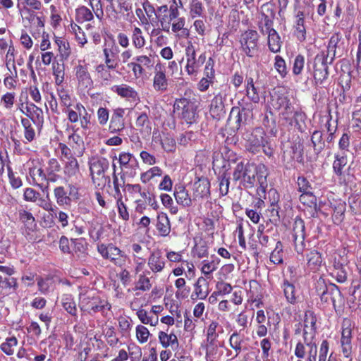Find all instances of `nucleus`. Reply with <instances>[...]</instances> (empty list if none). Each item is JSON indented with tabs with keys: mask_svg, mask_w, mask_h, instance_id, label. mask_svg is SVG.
Instances as JSON below:
<instances>
[{
	"mask_svg": "<svg viewBox=\"0 0 361 361\" xmlns=\"http://www.w3.org/2000/svg\"><path fill=\"white\" fill-rule=\"evenodd\" d=\"M140 322L144 324H150L155 326L159 322L158 316H149L147 312L144 309L139 310L136 313Z\"/></svg>",
	"mask_w": 361,
	"mask_h": 361,
	"instance_id": "52",
	"label": "nucleus"
},
{
	"mask_svg": "<svg viewBox=\"0 0 361 361\" xmlns=\"http://www.w3.org/2000/svg\"><path fill=\"white\" fill-rule=\"evenodd\" d=\"M226 99L225 91H219L214 94L210 104L209 112L211 116L215 119H220L224 116V101Z\"/></svg>",
	"mask_w": 361,
	"mask_h": 361,
	"instance_id": "18",
	"label": "nucleus"
},
{
	"mask_svg": "<svg viewBox=\"0 0 361 361\" xmlns=\"http://www.w3.org/2000/svg\"><path fill=\"white\" fill-rule=\"evenodd\" d=\"M112 90L118 96L126 99L129 102H136L140 101L137 92L127 84H121L120 85H114Z\"/></svg>",
	"mask_w": 361,
	"mask_h": 361,
	"instance_id": "23",
	"label": "nucleus"
},
{
	"mask_svg": "<svg viewBox=\"0 0 361 361\" xmlns=\"http://www.w3.org/2000/svg\"><path fill=\"white\" fill-rule=\"evenodd\" d=\"M305 236V226L304 221L297 216L293 227V237Z\"/></svg>",
	"mask_w": 361,
	"mask_h": 361,
	"instance_id": "60",
	"label": "nucleus"
},
{
	"mask_svg": "<svg viewBox=\"0 0 361 361\" xmlns=\"http://www.w3.org/2000/svg\"><path fill=\"white\" fill-rule=\"evenodd\" d=\"M113 159H118L121 171L131 176H135L139 168L137 158L130 152H122L119 154L118 158L114 156Z\"/></svg>",
	"mask_w": 361,
	"mask_h": 361,
	"instance_id": "13",
	"label": "nucleus"
},
{
	"mask_svg": "<svg viewBox=\"0 0 361 361\" xmlns=\"http://www.w3.org/2000/svg\"><path fill=\"white\" fill-rule=\"evenodd\" d=\"M53 74L55 78L56 85L60 86L64 80V65L59 63L53 64Z\"/></svg>",
	"mask_w": 361,
	"mask_h": 361,
	"instance_id": "61",
	"label": "nucleus"
},
{
	"mask_svg": "<svg viewBox=\"0 0 361 361\" xmlns=\"http://www.w3.org/2000/svg\"><path fill=\"white\" fill-rule=\"evenodd\" d=\"M327 56L324 52L317 54L314 63V79L316 85H323L329 76Z\"/></svg>",
	"mask_w": 361,
	"mask_h": 361,
	"instance_id": "10",
	"label": "nucleus"
},
{
	"mask_svg": "<svg viewBox=\"0 0 361 361\" xmlns=\"http://www.w3.org/2000/svg\"><path fill=\"white\" fill-rule=\"evenodd\" d=\"M57 93L63 106L68 108L72 105V99L68 90L60 85L57 89Z\"/></svg>",
	"mask_w": 361,
	"mask_h": 361,
	"instance_id": "62",
	"label": "nucleus"
},
{
	"mask_svg": "<svg viewBox=\"0 0 361 361\" xmlns=\"http://www.w3.org/2000/svg\"><path fill=\"white\" fill-rule=\"evenodd\" d=\"M283 287L284 295L288 302L292 304L295 303L296 301V298L295 296V286L288 281H285Z\"/></svg>",
	"mask_w": 361,
	"mask_h": 361,
	"instance_id": "63",
	"label": "nucleus"
},
{
	"mask_svg": "<svg viewBox=\"0 0 361 361\" xmlns=\"http://www.w3.org/2000/svg\"><path fill=\"white\" fill-rule=\"evenodd\" d=\"M295 28L296 36L299 41L304 42L306 39V29L305 27V15L302 11H299L296 16Z\"/></svg>",
	"mask_w": 361,
	"mask_h": 361,
	"instance_id": "40",
	"label": "nucleus"
},
{
	"mask_svg": "<svg viewBox=\"0 0 361 361\" xmlns=\"http://www.w3.org/2000/svg\"><path fill=\"white\" fill-rule=\"evenodd\" d=\"M311 142L314 152L319 154L326 147V142L323 139V133L320 130H314L311 135Z\"/></svg>",
	"mask_w": 361,
	"mask_h": 361,
	"instance_id": "41",
	"label": "nucleus"
},
{
	"mask_svg": "<svg viewBox=\"0 0 361 361\" xmlns=\"http://www.w3.org/2000/svg\"><path fill=\"white\" fill-rule=\"evenodd\" d=\"M75 76L79 84L85 87L92 85V80L86 65L78 64L75 68Z\"/></svg>",
	"mask_w": 361,
	"mask_h": 361,
	"instance_id": "30",
	"label": "nucleus"
},
{
	"mask_svg": "<svg viewBox=\"0 0 361 361\" xmlns=\"http://www.w3.org/2000/svg\"><path fill=\"white\" fill-rule=\"evenodd\" d=\"M156 228L161 236L166 237L171 232V224L166 214L161 213L157 216Z\"/></svg>",
	"mask_w": 361,
	"mask_h": 361,
	"instance_id": "38",
	"label": "nucleus"
},
{
	"mask_svg": "<svg viewBox=\"0 0 361 361\" xmlns=\"http://www.w3.org/2000/svg\"><path fill=\"white\" fill-rule=\"evenodd\" d=\"M131 40L133 46L136 49H142L146 44V40L143 35L142 30L138 27H135L132 30Z\"/></svg>",
	"mask_w": 361,
	"mask_h": 361,
	"instance_id": "45",
	"label": "nucleus"
},
{
	"mask_svg": "<svg viewBox=\"0 0 361 361\" xmlns=\"http://www.w3.org/2000/svg\"><path fill=\"white\" fill-rule=\"evenodd\" d=\"M69 193L63 186L56 187L54 190V195L56 199V203L61 207L70 206L71 204V196H75L78 193L77 188L75 185L70 184Z\"/></svg>",
	"mask_w": 361,
	"mask_h": 361,
	"instance_id": "16",
	"label": "nucleus"
},
{
	"mask_svg": "<svg viewBox=\"0 0 361 361\" xmlns=\"http://www.w3.org/2000/svg\"><path fill=\"white\" fill-rule=\"evenodd\" d=\"M135 125L141 133L149 135L151 133V123L146 113L140 114L136 121Z\"/></svg>",
	"mask_w": 361,
	"mask_h": 361,
	"instance_id": "42",
	"label": "nucleus"
},
{
	"mask_svg": "<svg viewBox=\"0 0 361 361\" xmlns=\"http://www.w3.org/2000/svg\"><path fill=\"white\" fill-rule=\"evenodd\" d=\"M21 124L24 129V137L25 141L24 143L31 142L35 139V130L32 127L30 121L26 118H21Z\"/></svg>",
	"mask_w": 361,
	"mask_h": 361,
	"instance_id": "44",
	"label": "nucleus"
},
{
	"mask_svg": "<svg viewBox=\"0 0 361 361\" xmlns=\"http://www.w3.org/2000/svg\"><path fill=\"white\" fill-rule=\"evenodd\" d=\"M174 197L177 203L183 207H190L192 204V199L183 185L175 186Z\"/></svg>",
	"mask_w": 361,
	"mask_h": 361,
	"instance_id": "37",
	"label": "nucleus"
},
{
	"mask_svg": "<svg viewBox=\"0 0 361 361\" xmlns=\"http://www.w3.org/2000/svg\"><path fill=\"white\" fill-rule=\"evenodd\" d=\"M333 162V171L340 180L343 179V169L348 163L347 156L345 152H338L334 155Z\"/></svg>",
	"mask_w": 361,
	"mask_h": 361,
	"instance_id": "33",
	"label": "nucleus"
},
{
	"mask_svg": "<svg viewBox=\"0 0 361 361\" xmlns=\"http://www.w3.org/2000/svg\"><path fill=\"white\" fill-rule=\"evenodd\" d=\"M317 319L314 312L307 310L303 319V340L305 344L313 343L312 340L317 334Z\"/></svg>",
	"mask_w": 361,
	"mask_h": 361,
	"instance_id": "11",
	"label": "nucleus"
},
{
	"mask_svg": "<svg viewBox=\"0 0 361 361\" xmlns=\"http://www.w3.org/2000/svg\"><path fill=\"white\" fill-rule=\"evenodd\" d=\"M219 262L220 259L215 255L212 256L211 260L202 261L201 271L207 279H210L211 274L218 269Z\"/></svg>",
	"mask_w": 361,
	"mask_h": 361,
	"instance_id": "39",
	"label": "nucleus"
},
{
	"mask_svg": "<svg viewBox=\"0 0 361 361\" xmlns=\"http://www.w3.org/2000/svg\"><path fill=\"white\" fill-rule=\"evenodd\" d=\"M246 96L253 103L257 104L260 100L259 88L256 85L252 77H247L245 79Z\"/></svg>",
	"mask_w": 361,
	"mask_h": 361,
	"instance_id": "34",
	"label": "nucleus"
},
{
	"mask_svg": "<svg viewBox=\"0 0 361 361\" xmlns=\"http://www.w3.org/2000/svg\"><path fill=\"white\" fill-rule=\"evenodd\" d=\"M16 93L13 91L6 92L1 99L0 103L6 110H11L16 102Z\"/></svg>",
	"mask_w": 361,
	"mask_h": 361,
	"instance_id": "51",
	"label": "nucleus"
},
{
	"mask_svg": "<svg viewBox=\"0 0 361 361\" xmlns=\"http://www.w3.org/2000/svg\"><path fill=\"white\" fill-rule=\"evenodd\" d=\"M258 41L259 35L253 30H248L240 35V47L248 57H254L257 52Z\"/></svg>",
	"mask_w": 361,
	"mask_h": 361,
	"instance_id": "7",
	"label": "nucleus"
},
{
	"mask_svg": "<svg viewBox=\"0 0 361 361\" xmlns=\"http://www.w3.org/2000/svg\"><path fill=\"white\" fill-rule=\"evenodd\" d=\"M267 173L266 172V166L264 164L258 166L247 162V168L245 169L240 183L247 188H253L258 184L257 194L262 196L266 192L267 188Z\"/></svg>",
	"mask_w": 361,
	"mask_h": 361,
	"instance_id": "1",
	"label": "nucleus"
},
{
	"mask_svg": "<svg viewBox=\"0 0 361 361\" xmlns=\"http://www.w3.org/2000/svg\"><path fill=\"white\" fill-rule=\"evenodd\" d=\"M63 307L71 315L76 316L77 309L75 302L71 295H65L62 298Z\"/></svg>",
	"mask_w": 361,
	"mask_h": 361,
	"instance_id": "59",
	"label": "nucleus"
},
{
	"mask_svg": "<svg viewBox=\"0 0 361 361\" xmlns=\"http://www.w3.org/2000/svg\"><path fill=\"white\" fill-rule=\"evenodd\" d=\"M204 343L207 361H216L221 355L220 348L224 346V341L219 338H206Z\"/></svg>",
	"mask_w": 361,
	"mask_h": 361,
	"instance_id": "17",
	"label": "nucleus"
},
{
	"mask_svg": "<svg viewBox=\"0 0 361 361\" xmlns=\"http://www.w3.org/2000/svg\"><path fill=\"white\" fill-rule=\"evenodd\" d=\"M283 245L281 241H277L275 248L270 255V261L274 264H280L283 263Z\"/></svg>",
	"mask_w": 361,
	"mask_h": 361,
	"instance_id": "49",
	"label": "nucleus"
},
{
	"mask_svg": "<svg viewBox=\"0 0 361 361\" xmlns=\"http://www.w3.org/2000/svg\"><path fill=\"white\" fill-rule=\"evenodd\" d=\"M248 338L241 336L237 331H234L229 338V345L234 350L235 355V357H238L242 351L248 350V345L247 341Z\"/></svg>",
	"mask_w": 361,
	"mask_h": 361,
	"instance_id": "25",
	"label": "nucleus"
},
{
	"mask_svg": "<svg viewBox=\"0 0 361 361\" xmlns=\"http://www.w3.org/2000/svg\"><path fill=\"white\" fill-rule=\"evenodd\" d=\"M19 219L29 230H33L36 226L35 219L32 214L28 211L20 209L19 211Z\"/></svg>",
	"mask_w": 361,
	"mask_h": 361,
	"instance_id": "46",
	"label": "nucleus"
},
{
	"mask_svg": "<svg viewBox=\"0 0 361 361\" xmlns=\"http://www.w3.org/2000/svg\"><path fill=\"white\" fill-rule=\"evenodd\" d=\"M105 58V63L111 70L115 69L118 66L116 58L118 54V47L114 44L106 46L103 49Z\"/></svg>",
	"mask_w": 361,
	"mask_h": 361,
	"instance_id": "29",
	"label": "nucleus"
},
{
	"mask_svg": "<svg viewBox=\"0 0 361 361\" xmlns=\"http://www.w3.org/2000/svg\"><path fill=\"white\" fill-rule=\"evenodd\" d=\"M109 69L110 68L106 64H99L95 68V72L97 77L101 79L106 85H107L112 78L111 74L109 71Z\"/></svg>",
	"mask_w": 361,
	"mask_h": 361,
	"instance_id": "50",
	"label": "nucleus"
},
{
	"mask_svg": "<svg viewBox=\"0 0 361 361\" xmlns=\"http://www.w3.org/2000/svg\"><path fill=\"white\" fill-rule=\"evenodd\" d=\"M159 341L161 346L164 348L171 347L172 349H177L178 347V340L176 335L173 333L168 334L163 331L159 332Z\"/></svg>",
	"mask_w": 361,
	"mask_h": 361,
	"instance_id": "35",
	"label": "nucleus"
},
{
	"mask_svg": "<svg viewBox=\"0 0 361 361\" xmlns=\"http://www.w3.org/2000/svg\"><path fill=\"white\" fill-rule=\"evenodd\" d=\"M94 12L85 6H80L75 10V19L78 23L91 21L94 18Z\"/></svg>",
	"mask_w": 361,
	"mask_h": 361,
	"instance_id": "43",
	"label": "nucleus"
},
{
	"mask_svg": "<svg viewBox=\"0 0 361 361\" xmlns=\"http://www.w3.org/2000/svg\"><path fill=\"white\" fill-rule=\"evenodd\" d=\"M273 106L275 109L281 111L280 114L287 121H290L293 116L300 117V118L303 117L302 114L295 111L290 99L285 95L278 96Z\"/></svg>",
	"mask_w": 361,
	"mask_h": 361,
	"instance_id": "12",
	"label": "nucleus"
},
{
	"mask_svg": "<svg viewBox=\"0 0 361 361\" xmlns=\"http://www.w3.org/2000/svg\"><path fill=\"white\" fill-rule=\"evenodd\" d=\"M124 114L125 109L123 108H116L114 110L109 126L111 133H117L124 129Z\"/></svg>",
	"mask_w": 361,
	"mask_h": 361,
	"instance_id": "21",
	"label": "nucleus"
},
{
	"mask_svg": "<svg viewBox=\"0 0 361 361\" xmlns=\"http://www.w3.org/2000/svg\"><path fill=\"white\" fill-rule=\"evenodd\" d=\"M209 293V282L207 279L200 276L194 284V291L191 294L192 300H204Z\"/></svg>",
	"mask_w": 361,
	"mask_h": 361,
	"instance_id": "20",
	"label": "nucleus"
},
{
	"mask_svg": "<svg viewBox=\"0 0 361 361\" xmlns=\"http://www.w3.org/2000/svg\"><path fill=\"white\" fill-rule=\"evenodd\" d=\"M13 71H9V73H7L4 79V85L9 90H15L17 87L18 72L16 66H13Z\"/></svg>",
	"mask_w": 361,
	"mask_h": 361,
	"instance_id": "47",
	"label": "nucleus"
},
{
	"mask_svg": "<svg viewBox=\"0 0 361 361\" xmlns=\"http://www.w3.org/2000/svg\"><path fill=\"white\" fill-rule=\"evenodd\" d=\"M193 187L194 198H203L210 195V182L207 178H199Z\"/></svg>",
	"mask_w": 361,
	"mask_h": 361,
	"instance_id": "27",
	"label": "nucleus"
},
{
	"mask_svg": "<svg viewBox=\"0 0 361 361\" xmlns=\"http://www.w3.org/2000/svg\"><path fill=\"white\" fill-rule=\"evenodd\" d=\"M100 298L99 296L91 295L90 293L80 294V307L81 310L92 314V310L98 303Z\"/></svg>",
	"mask_w": 361,
	"mask_h": 361,
	"instance_id": "31",
	"label": "nucleus"
},
{
	"mask_svg": "<svg viewBox=\"0 0 361 361\" xmlns=\"http://www.w3.org/2000/svg\"><path fill=\"white\" fill-rule=\"evenodd\" d=\"M185 71L188 75H192L198 72L200 68L205 62L206 54L205 52L202 53L197 59L195 47L191 42H189L185 48Z\"/></svg>",
	"mask_w": 361,
	"mask_h": 361,
	"instance_id": "5",
	"label": "nucleus"
},
{
	"mask_svg": "<svg viewBox=\"0 0 361 361\" xmlns=\"http://www.w3.org/2000/svg\"><path fill=\"white\" fill-rule=\"evenodd\" d=\"M345 212V204L344 203H338L335 206L332 215L334 224H340L343 221Z\"/></svg>",
	"mask_w": 361,
	"mask_h": 361,
	"instance_id": "58",
	"label": "nucleus"
},
{
	"mask_svg": "<svg viewBox=\"0 0 361 361\" xmlns=\"http://www.w3.org/2000/svg\"><path fill=\"white\" fill-rule=\"evenodd\" d=\"M154 74L152 85L154 90L160 93L167 91L169 82L166 75L165 66L160 63H157Z\"/></svg>",
	"mask_w": 361,
	"mask_h": 361,
	"instance_id": "14",
	"label": "nucleus"
},
{
	"mask_svg": "<svg viewBox=\"0 0 361 361\" xmlns=\"http://www.w3.org/2000/svg\"><path fill=\"white\" fill-rule=\"evenodd\" d=\"M56 43L58 45L61 58L63 60L67 59L71 54L69 43L60 38L56 39Z\"/></svg>",
	"mask_w": 361,
	"mask_h": 361,
	"instance_id": "56",
	"label": "nucleus"
},
{
	"mask_svg": "<svg viewBox=\"0 0 361 361\" xmlns=\"http://www.w3.org/2000/svg\"><path fill=\"white\" fill-rule=\"evenodd\" d=\"M263 20L264 26L259 27V29L263 35H268V47L269 50L273 53L279 52L282 41L278 32L272 27L273 21L267 15H264Z\"/></svg>",
	"mask_w": 361,
	"mask_h": 361,
	"instance_id": "6",
	"label": "nucleus"
},
{
	"mask_svg": "<svg viewBox=\"0 0 361 361\" xmlns=\"http://www.w3.org/2000/svg\"><path fill=\"white\" fill-rule=\"evenodd\" d=\"M354 323L348 318H344L341 324V336L340 344L341 351L345 357H351L353 353V331L354 329Z\"/></svg>",
	"mask_w": 361,
	"mask_h": 361,
	"instance_id": "4",
	"label": "nucleus"
},
{
	"mask_svg": "<svg viewBox=\"0 0 361 361\" xmlns=\"http://www.w3.org/2000/svg\"><path fill=\"white\" fill-rule=\"evenodd\" d=\"M306 259L307 268L312 271H318L323 263L322 253L316 250H310L306 255Z\"/></svg>",
	"mask_w": 361,
	"mask_h": 361,
	"instance_id": "32",
	"label": "nucleus"
},
{
	"mask_svg": "<svg viewBox=\"0 0 361 361\" xmlns=\"http://www.w3.org/2000/svg\"><path fill=\"white\" fill-rule=\"evenodd\" d=\"M320 298L322 302L325 303H329L331 301L334 307L337 302H341L343 300L339 288L333 283H330L328 288L321 293Z\"/></svg>",
	"mask_w": 361,
	"mask_h": 361,
	"instance_id": "19",
	"label": "nucleus"
},
{
	"mask_svg": "<svg viewBox=\"0 0 361 361\" xmlns=\"http://www.w3.org/2000/svg\"><path fill=\"white\" fill-rule=\"evenodd\" d=\"M63 173L66 178L71 180H77L81 178L80 166L76 158L64 160Z\"/></svg>",
	"mask_w": 361,
	"mask_h": 361,
	"instance_id": "24",
	"label": "nucleus"
},
{
	"mask_svg": "<svg viewBox=\"0 0 361 361\" xmlns=\"http://www.w3.org/2000/svg\"><path fill=\"white\" fill-rule=\"evenodd\" d=\"M163 149L167 152H173L176 150V141L170 135H164L161 140Z\"/></svg>",
	"mask_w": 361,
	"mask_h": 361,
	"instance_id": "64",
	"label": "nucleus"
},
{
	"mask_svg": "<svg viewBox=\"0 0 361 361\" xmlns=\"http://www.w3.org/2000/svg\"><path fill=\"white\" fill-rule=\"evenodd\" d=\"M152 286L149 277H148L145 273H142L138 276V279L135 282L134 289L135 290L146 292L150 290Z\"/></svg>",
	"mask_w": 361,
	"mask_h": 361,
	"instance_id": "48",
	"label": "nucleus"
},
{
	"mask_svg": "<svg viewBox=\"0 0 361 361\" xmlns=\"http://www.w3.org/2000/svg\"><path fill=\"white\" fill-rule=\"evenodd\" d=\"M178 8L175 6H171L169 10V14H165L159 18V22L162 30L169 32L171 26V22L173 21L179 16Z\"/></svg>",
	"mask_w": 361,
	"mask_h": 361,
	"instance_id": "36",
	"label": "nucleus"
},
{
	"mask_svg": "<svg viewBox=\"0 0 361 361\" xmlns=\"http://www.w3.org/2000/svg\"><path fill=\"white\" fill-rule=\"evenodd\" d=\"M342 40L343 36L341 32L334 33L331 36L327 46V53L325 54L326 56H327V58L331 56L330 63H332L335 56H336L337 50L339 51L341 49V46L343 44Z\"/></svg>",
	"mask_w": 361,
	"mask_h": 361,
	"instance_id": "26",
	"label": "nucleus"
},
{
	"mask_svg": "<svg viewBox=\"0 0 361 361\" xmlns=\"http://www.w3.org/2000/svg\"><path fill=\"white\" fill-rule=\"evenodd\" d=\"M97 250L103 258L109 259L116 266L121 267L126 262L124 252L111 243L99 245Z\"/></svg>",
	"mask_w": 361,
	"mask_h": 361,
	"instance_id": "9",
	"label": "nucleus"
},
{
	"mask_svg": "<svg viewBox=\"0 0 361 361\" xmlns=\"http://www.w3.org/2000/svg\"><path fill=\"white\" fill-rule=\"evenodd\" d=\"M173 111L177 114L179 118L188 124L195 123L197 118L195 104L187 98L176 99L173 104Z\"/></svg>",
	"mask_w": 361,
	"mask_h": 361,
	"instance_id": "3",
	"label": "nucleus"
},
{
	"mask_svg": "<svg viewBox=\"0 0 361 361\" xmlns=\"http://www.w3.org/2000/svg\"><path fill=\"white\" fill-rule=\"evenodd\" d=\"M18 345V340L15 336L9 337L1 344V350L7 355L14 353V348Z\"/></svg>",
	"mask_w": 361,
	"mask_h": 361,
	"instance_id": "55",
	"label": "nucleus"
},
{
	"mask_svg": "<svg viewBox=\"0 0 361 361\" xmlns=\"http://www.w3.org/2000/svg\"><path fill=\"white\" fill-rule=\"evenodd\" d=\"M147 264L154 274L162 271L165 267V260L162 257L161 252H152L148 258Z\"/></svg>",
	"mask_w": 361,
	"mask_h": 361,
	"instance_id": "28",
	"label": "nucleus"
},
{
	"mask_svg": "<svg viewBox=\"0 0 361 361\" xmlns=\"http://www.w3.org/2000/svg\"><path fill=\"white\" fill-rule=\"evenodd\" d=\"M29 175L32 180L33 185L41 189L44 193L48 195V187L46 182V173L42 168L34 166L30 169Z\"/></svg>",
	"mask_w": 361,
	"mask_h": 361,
	"instance_id": "22",
	"label": "nucleus"
},
{
	"mask_svg": "<svg viewBox=\"0 0 361 361\" xmlns=\"http://www.w3.org/2000/svg\"><path fill=\"white\" fill-rule=\"evenodd\" d=\"M18 108L20 112L30 118L35 124L40 126H42L44 114L42 109L37 107L32 103L26 104L21 103L19 104Z\"/></svg>",
	"mask_w": 361,
	"mask_h": 361,
	"instance_id": "15",
	"label": "nucleus"
},
{
	"mask_svg": "<svg viewBox=\"0 0 361 361\" xmlns=\"http://www.w3.org/2000/svg\"><path fill=\"white\" fill-rule=\"evenodd\" d=\"M87 1L97 18L99 19V21H102L104 18L102 0H87Z\"/></svg>",
	"mask_w": 361,
	"mask_h": 361,
	"instance_id": "57",
	"label": "nucleus"
},
{
	"mask_svg": "<svg viewBox=\"0 0 361 361\" xmlns=\"http://www.w3.org/2000/svg\"><path fill=\"white\" fill-rule=\"evenodd\" d=\"M189 9L190 15L192 18L202 16L204 11V8L200 0H191Z\"/></svg>",
	"mask_w": 361,
	"mask_h": 361,
	"instance_id": "54",
	"label": "nucleus"
},
{
	"mask_svg": "<svg viewBox=\"0 0 361 361\" xmlns=\"http://www.w3.org/2000/svg\"><path fill=\"white\" fill-rule=\"evenodd\" d=\"M251 109L243 107L240 109L238 107H233L231 111V114L236 113V123L237 126H240L241 123H244L247 118L251 114Z\"/></svg>",
	"mask_w": 361,
	"mask_h": 361,
	"instance_id": "53",
	"label": "nucleus"
},
{
	"mask_svg": "<svg viewBox=\"0 0 361 361\" xmlns=\"http://www.w3.org/2000/svg\"><path fill=\"white\" fill-rule=\"evenodd\" d=\"M91 179L97 187L104 188L106 183L110 186L111 178L105 176V172L109 168V161L103 157H92L88 162Z\"/></svg>",
	"mask_w": 361,
	"mask_h": 361,
	"instance_id": "2",
	"label": "nucleus"
},
{
	"mask_svg": "<svg viewBox=\"0 0 361 361\" xmlns=\"http://www.w3.org/2000/svg\"><path fill=\"white\" fill-rule=\"evenodd\" d=\"M244 139L246 149L253 154L259 152L262 145L267 143L266 133L262 128H256L250 133H246Z\"/></svg>",
	"mask_w": 361,
	"mask_h": 361,
	"instance_id": "8",
	"label": "nucleus"
}]
</instances>
